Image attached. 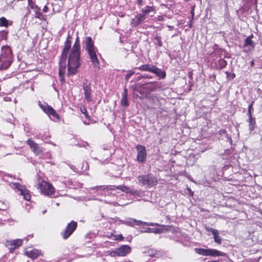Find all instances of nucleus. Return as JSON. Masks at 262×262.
Listing matches in <instances>:
<instances>
[{"label":"nucleus","instance_id":"nucleus-23","mask_svg":"<svg viewBox=\"0 0 262 262\" xmlns=\"http://www.w3.org/2000/svg\"><path fill=\"white\" fill-rule=\"evenodd\" d=\"M155 10L154 7L153 6H147L145 8H143L141 10L142 13H140L141 15H143L145 17V19L146 18V15L150 12L154 11Z\"/></svg>","mask_w":262,"mask_h":262},{"label":"nucleus","instance_id":"nucleus-2","mask_svg":"<svg viewBox=\"0 0 262 262\" xmlns=\"http://www.w3.org/2000/svg\"><path fill=\"white\" fill-rule=\"evenodd\" d=\"M72 36L68 34L67 39L64 44V48L62 50L59 62V75L60 77V81H64L63 75L65 73L66 68V62L68 55L70 53V50L71 48Z\"/></svg>","mask_w":262,"mask_h":262},{"label":"nucleus","instance_id":"nucleus-34","mask_svg":"<svg viewBox=\"0 0 262 262\" xmlns=\"http://www.w3.org/2000/svg\"><path fill=\"white\" fill-rule=\"evenodd\" d=\"M27 144L30 146V148L32 149L33 148V147L36 145V143H35L31 139H29L27 141Z\"/></svg>","mask_w":262,"mask_h":262},{"label":"nucleus","instance_id":"nucleus-9","mask_svg":"<svg viewBox=\"0 0 262 262\" xmlns=\"http://www.w3.org/2000/svg\"><path fill=\"white\" fill-rule=\"evenodd\" d=\"M77 227V223L75 221H71L67 226L64 231L61 234L64 239H67L69 237L73 232L76 230Z\"/></svg>","mask_w":262,"mask_h":262},{"label":"nucleus","instance_id":"nucleus-17","mask_svg":"<svg viewBox=\"0 0 262 262\" xmlns=\"http://www.w3.org/2000/svg\"><path fill=\"white\" fill-rule=\"evenodd\" d=\"M152 73L156 74L159 79H164L166 77V72L157 67L155 66Z\"/></svg>","mask_w":262,"mask_h":262},{"label":"nucleus","instance_id":"nucleus-47","mask_svg":"<svg viewBox=\"0 0 262 262\" xmlns=\"http://www.w3.org/2000/svg\"><path fill=\"white\" fill-rule=\"evenodd\" d=\"M151 77H152L151 76H148L147 74H145V75H143L142 76V78H144V79H145V78H151Z\"/></svg>","mask_w":262,"mask_h":262},{"label":"nucleus","instance_id":"nucleus-39","mask_svg":"<svg viewBox=\"0 0 262 262\" xmlns=\"http://www.w3.org/2000/svg\"><path fill=\"white\" fill-rule=\"evenodd\" d=\"M110 256L112 257L118 256V254H117V249L115 250L112 251L110 253Z\"/></svg>","mask_w":262,"mask_h":262},{"label":"nucleus","instance_id":"nucleus-48","mask_svg":"<svg viewBox=\"0 0 262 262\" xmlns=\"http://www.w3.org/2000/svg\"><path fill=\"white\" fill-rule=\"evenodd\" d=\"M48 8L47 6H44L43 8V12H48Z\"/></svg>","mask_w":262,"mask_h":262},{"label":"nucleus","instance_id":"nucleus-24","mask_svg":"<svg viewBox=\"0 0 262 262\" xmlns=\"http://www.w3.org/2000/svg\"><path fill=\"white\" fill-rule=\"evenodd\" d=\"M194 251L200 254L203 256H209V249H203V248H195Z\"/></svg>","mask_w":262,"mask_h":262},{"label":"nucleus","instance_id":"nucleus-25","mask_svg":"<svg viewBox=\"0 0 262 262\" xmlns=\"http://www.w3.org/2000/svg\"><path fill=\"white\" fill-rule=\"evenodd\" d=\"M26 254L28 257L35 259L39 255V251L37 250L34 249L30 251H27Z\"/></svg>","mask_w":262,"mask_h":262},{"label":"nucleus","instance_id":"nucleus-26","mask_svg":"<svg viewBox=\"0 0 262 262\" xmlns=\"http://www.w3.org/2000/svg\"><path fill=\"white\" fill-rule=\"evenodd\" d=\"M80 111L83 114L85 117V118L88 120V121H84L83 123L85 124H90V116L89 115L87 110L85 107L82 106L80 107Z\"/></svg>","mask_w":262,"mask_h":262},{"label":"nucleus","instance_id":"nucleus-53","mask_svg":"<svg viewBox=\"0 0 262 262\" xmlns=\"http://www.w3.org/2000/svg\"><path fill=\"white\" fill-rule=\"evenodd\" d=\"M149 83H151V84H154V85H156L157 83V82H151Z\"/></svg>","mask_w":262,"mask_h":262},{"label":"nucleus","instance_id":"nucleus-52","mask_svg":"<svg viewBox=\"0 0 262 262\" xmlns=\"http://www.w3.org/2000/svg\"><path fill=\"white\" fill-rule=\"evenodd\" d=\"M88 167H89L88 163H85V170H86V169L88 168Z\"/></svg>","mask_w":262,"mask_h":262},{"label":"nucleus","instance_id":"nucleus-21","mask_svg":"<svg viewBox=\"0 0 262 262\" xmlns=\"http://www.w3.org/2000/svg\"><path fill=\"white\" fill-rule=\"evenodd\" d=\"M253 35L252 34L251 36L247 37L245 39L244 48H248L249 46L251 47L252 48L254 47L255 43L251 39Z\"/></svg>","mask_w":262,"mask_h":262},{"label":"nucleus","instance_id":"nucleus-50","mask_svg":"<svg viewBox=\"0 0 262 262\" xmlns=\"http://www.w3.org/2000/svg\"><path fill=\"white\" fill-rule=\"evenodd\" d=\"M250 65L252 67L254 65V61L253 60L250 62Z\"/></svg>","mask_w":262,"mask_h":262},{"label":"nucleus","instance_id":"nucleus-22","mask_svg":"<svg viewBox=\"0 0 262 262\" xmlns=\"http://www.w3.org/2000/svg\"><path fill=\"white\" fill-rule=\"evenodd\" d=\"M154 44L158 47H162L163 43L162 41V37L159 33H156L154 36Z\"/></svg>","mask_w":262,"mask_h":262},{"label":"nucleus","instance_id":"nucleus-13","mask_svg":"<svg viewBox=\"0 0 262 262\" xmlns=\"http://www.w3.org/2000/svg\"><path fill=\"white\" fill-rule=\"evenodd\" d=\"M94 189H96L98 193H100L102 195H105L106 193L107 194H109V191H112L115 190V186H97Z\"/></svg>","mask_w":262,"mask_h":262},{"label":"nucleus","instance_id":"nucleus-5","mask_svg":"<svg viewBox=\"0 0 262 262\" xmlns=\"http://www.w3.org/2000/svg\"><path fill=\"white\" fill-rule=\"evenodd\" d=\"M139 183L147 188H150L158 184L157 178L151 173L140 175L137 177Z\"/></svg>","mask_w":262,"mask_h":262},{"label":"nucleus","instance_id":"nucleus-7","mask_svg":"<svg viewBox=\"0 0 262 262\" xmlns=\"http://www.w3.org/2000/svg\"><path fill=\"white\" fill-rule=\"evenodd\" d=\"M125 225L134 227L135 225L136 226H141V225H146V226H159L160 225L158 223H148L144 222L141 221L140 220H137L133 218H128L125 220Z\"/></svg>","mask_w":262,"mask_h":262},{"label":"nucleus","instance_id":"nucleus-46","mask_svg":"<svg viewBox=\"0 0 262 262\" xmlns=\"http://www.w3.org/2000/svg\"><path fill=\"white\" fill-rule=\"evenodd\" d=\"M161 232V230L160 229H154V233H160Z\"/></svg>","mask_w":262,"mask_h":262},{"label":"nucleus","instance_id":"nucleus-43","mask_svg":"<svg viewBox=\"0 0 262 262\" xmlns=\"http://www.w3.org/2000/svg\"><path fill=\"white\" fill-rule=\"evenodd\" d=\"M42 16V14L41 13L38 12V13H36V16H35L36 18L41 19Z\"/></svg>","mask_w":262,"mask_h":262},{"label":"nucleus","instance_id":"nucleus-49","mask_svg":"<svg viewBox=\"0 0 262 262\" xmlns=\"http://www.w3.org/2000/svg\"><path fill=\"white\" fill-rule=\"evenodd\" d=\"M142 1L143 0H137V2L139 5H142Z\"/></svg>","mask_w":262,"mask_h":262},{"label":"nucleus","instance_id":"nucleus-33","mask_svg":"<svg viewBox=\"0 0 262 262\" xmlns=\"http://www.w3.org/2000/svg\"><path fill=\"white\" fill-rule=\"evenodd\" d=\"M121 104L125 107L128 105L127 97H122L121 100Z\"/></svg>","mask_w":262,"mask_h":262},{"label":"nucleus","instance_id":"nucleus-42","mask_svg":"<svg viewBox=\"0 0 262 262\" xmlns=\"http://www.w3.org/2000/svg\"><path fill=\"white\" fill-rule=\"evenodd\" d=\"M127 90L126 89H124V90L122 93V97H127Z\"/></svg>","mask_w":262,"mask_h":262},{"label":"nucleus","instance_id":"nucleus-16","mask_svg":"<svg viewBox=\"0 0 262 262\" xmlns=\"http://www.w3.org/2000/svg\"><path fill=\"white\" fill-rule=\"evenodd\" d=\"M117 189H120L122 191L126 192L127 193H130L133 195H139L138 191L132 189H130L128 187H126L125 186H121L119 185L116 187Z\"/></svg>","mask_w":262,"mask_h":262},{"label":"nucleus","instance_id":"nucleus-11","mask_svg":"<svg viewBox=\"0 0 262 262\" xmlns=\"http://www.w3.org/2000/svg\"><path fill=\"white\" fill-rule=\"evenodd\" d=\"M137 150V160L140 163H143L146 158V150L145 146L141 145H137L136 146Z\"/></svg>","mask_w":262,"mask_h":262},{"label":"nucleus","instance_id":"nucleus-6","mask_svg":"<svg viewBox=\"0 0 262 262\" xmlns=\"http://www.w3.org/2000/svg\"><path fill=\"white\" fill-rule=\"evenodd\" d=\"M10 186L12 188L16 189L19 191L20 194L24 196V199L25 200L29 201L30 200V194L25 186L18 183H11Z\"/></svg>","mask_w":262,"mask_h":262},{"label":"nucleus","instance_id":"nucleus-36","mask_svg":"<svg viewBox=\"0 0 262 262\" xmlns=\"http://www.w3.org/2000/svg\"><path fill=\"white\" fill-rule=\"evenodd\" d=\"M135 72L134 71H131V70H130V71H127V74L126 75V76H125V80H126V81H128V79H129V78L130 77V76H131L132 75H133L135 74Z\"/></svg>","mask_w":262,"mask_h":262},{"label":"nucleus","instance_id":"nucleus-3","mask_svg":"<svg viewBox=\"0 0 262 262\" xmlns=\"http://www.w3.org/2000/svg\"><path fill=\"white\" fill-rule=\"evenodd\" d=\"M85 49L90 56L92 64L94 67L99 69V62L96 54V49L94 47V41L90 36L85 38Z\"/></svg>","mask_w":262,"mask_h":262},{"label":"nucleus","instance_id":"nucleus-29","mask_svg":"<svg viewBox=\"0 0 262 262\" xmlns=\"http://www.w3.org/2000/svg\"><path fill=\"white\" fill-rule=\"evenodd\" d=\"M32 150L36 155H39L42 152V148H41L37 143L32 149Z\"/></svg>","mask_w":262,"mask_h":262},{"label":"nucleus","instance_id":"nucleus-15","mask_svg":"<svg viewBox=\"0 0 262 262\" xmlns=\"http://www.w3.org/2000/svg\"><path fill=\"white\" fill-rule=\"evenodd\" d=\"M131 251L130 246L126 245H122L120 247L117 248V254L118 256H125Z\"/></svg>","mask_w":262,"mask_h":262},{"label":"nucleus","instance_id":"nucleus-44","mask_svg":"<svg viewBox=\"0 0 262 262\" xmlns=\"http://www.w3.org/2000/svg\"><path fill=\"white\" fill-rule=\"evenodd\" d=\"M244 51L245 52L248 53V52L250 51L253 48H252L251 47H248V48H244Z\"/></svg>","mask_w":262,"mask_h":262},{"label":"nucleus","instance_id":"nucleus-1","mask_svg":"<svg viewBox=\"0 0 262 262\" xmlns=\"http://www.w3.org/2000/svg\"><path fill=\"white\" fill-rule=\"evenodd\" d=\"M80 45L78 36H77L75 43L73 46L68 60V75H74L80 66Z\"/></svg>","mask_w":262,"mask_h":262},{"label":"nucleus","instance_id":"nucleus-37","mask_svg":"<svg viewBox=\"0 0 262 262\" xmlns=\"http://www.w3.org/2000/svg\"><path fill=\"white\" fill-rule=\"evenodd\" d=\"M205 229L207 231L211 232L212 234H214L217 231L216 229H214L208 227H206Z\"/></svg>","mask_w":262,"mask_h":262},{"label":"nucleus","instance_id":"nucleus-57","mask_svg":"<svg viewBox=\"0 0 262 262\" xmlns=\"http://www.w3.org/2000/svg\"><path fill=\"white\" fill-rule=\"evenodd\" d=\"M8 100H8V98H7L6 99V101H8Z\"/></svg>","mask_w":262,"mask_h":262},{"label":"nucleus","instance_id":"nucleus-4","mask_svg":"<svg viewBox=\"0 0 262 262\" xmlns=\"http://www.w3.org/2000/svg\"><path fill=\"white\" fill-rule=\"evenodd\" d=\"M12 62V54L9 48H4L0 55V70L8 69Z\"/></svg>","mask_w":262,"mask_h":262},{"label":"nucleus","instance_id":"nucleus-31","mask_svg":"<svg viewBox=\"0 0 262 262\" xmlns=\"http://www.w3.org/2000/svg\"><path fill=\"white\" fill-rule=\"evenodd\" d=\"M213 235H214L213 238H214V242L218 244H221V241H222V238L220 236L218 231L216 232V233H215L214 234H213Z\"/></svg>","mask_w":262,"mask_h":262},{"label":"nucleus","instance_id":"nucleus-27","mask_svg":"<svg viewBox=\"0 0 262 262\" xmlns=\"http://www.w3.org/2000/svg\"><path fill=\"white\" fill-rule=\"evenodd\" d=\"M249 129L250 131H252L255 128V118L252 117V116H249L248 119Z\"/></svg>","mask_w":262,"mask_h":262},{"label":"nucleus","instance_id":"nucleus-28","mask_svg":"<svg viewBox=\"0 0 262 262\" xmlns=\"http://www.w3.org/2000/svg\"><path fill=\"white\" fill-rule=\"evenodd\" d=\"M5 246L9 249L10 252H13L15 249V247L12 241H7L5 243Z\"/></svg>","mask_w":262,"mask_h":262},{"label":"nucleus","instance_id":"nucleus-56","mask_svg":"<svg viewBox=\"0 0 262 262\" xmlns=\"http://www.w3.org/2000/svg\"><path fill=\"white\" fill-rule=\"evenodd\" d=\"M46 210H44V211H42V213L45 214L46 213Z\"/></svg>","mask_w":262,"mask_h":262},{"label":"nucleus","instance_id":"nucleus-40","mask_svg":"<svg viewBox=\"0 0 262 262\" xmlns=\"http://www.w3.org/2000/svg\"><path fill=\"white\" fill-rule=\"evenodd\" d=\"M154 228H147L145 230H144V231H141V232H146V233H154Z\"/></svg>","mask_w":262,"mask_h":262},{"label":"nucleus","instance_id":"nucleus-19","mask_svg":"<svg viewBox=\"0 0 262 262\" xmlns=\"http://www.w3.org/2000/svg\"><path fill=\"white\" fill-rule=\"evenodd\" d=\"M226 255V253L220 251L216 249H209V256H224Z\"/></svg>","mask_w":262,"mask_h":262},{"label":"nucleus","instance_id":"nucleus-55","mask_svg":"<svg viewBox=\"0 0 262 262\" xmlns=\"http://www.w3.org/2000/svg\"><path fill=\"white\" fill-rule=\"evenodd\" d=\"M208 262H220V261H217V260H213V261H208Z\"/></svg>","mask_w":262,"mask_h":262},{"label":"nucleus","instance_id":"nucleus-35","mask_svg":"<svg viewBox=\"0 0 262 262\" xmlns=\"http://www.w3.org/2000/svg\"><path fill=\"white\" fill-rule=\"evenodd\" d=\"M113 236V239L117 241H122L124 238L123 235L121 234L118 235H114Z\"/></svg>","mask_w":262,"mask_h":262},{"label":"nucleus","instance_id":"nucleus-20","mask_svg":"<svg viewBox=\"0 0 262 262\" xmlns=\"http://www.w3.org/2000/svg\"><path fill=\"white\" fill-rule=\"evenodd\" d=\"M155 66L152 64H145L142 65L138 68V69L142 71H148L152 73Z\"/></svg>","mask_w":262,"mask_h":262},{"label":"nucleus","instance_id":"nucleus-18","mask_svg":"<svg viewBox=\"0 0 262 262\" xmlns=\"http://www.w3.org/2000/svg\"><path fill=\"white\" fill-rule=\"evenodd\" d=\"M217 134L220 135L218 137L220 140H223L224 139H226L227 141L231 140V138L228 135L227 133V131L225 129H221L219 132Z\"/></svg>","mask_w":262,"mask_h":262},{"label":"nucleus","instance_id":"nucleus-41","mask_svg":"<svg viewBox=\"0 0 262 262\" xmlns=\"http://www.w3.org/2000/svg\"><path fill=\"white\" fill-rule=\"evenodd\" d=\"M28 2L29 6H30L31 9H34V6L35 5L32 0H28Z\"/></svg>","mask_w":262,"mask_h":262},{"label":"nucleus","instance_id":"nucleus-54","mask_svg":"<svg viewBox=\"0 0 262 262\" xmlns=\"http://www.w3.org/2000/svg\"><path fill=\"white\" fill-rule=\"evenodd\" d=\"M191 14H192V17H193V16H194V12H193V10H191Z\"/></svg>","mask_w":262,"mask_h":262},{"label":"nucleus","instance_id":"nucleus-51","mask_svg":"<svg viewBox=\"0 0 262 262\" xmlns=\"http://www.w3.org/2000/svg\"><path fill=\"white\" fill-rule=\"evenodd\" d=\"M119 222H120L121 224H124V225H125V223H124L125 220H119Z\"/></svg>","mask_w":262,"mask_h":262},{"label":"nucleus","instance_id":"nucleus-32","mask_svg":"<svg viewBox=\"0 0 262 262\" xmlns=\"http://www.w3.org/2000/svg\"><path fill=\"white\" fill-rule=\"evenodd\" d=\"M15 247V249L19 247L23 244V241L21 239H15L12 241Z\"/></svg>","mask_w":262,"mask_h":262},{"label":"nucleus","instance_id":"nucleus-45","mask_svg":"<svg viewBox=\"0 0 262 262\" xmlns=\"http://www.w3.org/2000/svg\"><path fill=\"white\" fill-rule=\"evenodd\" d=\"M34 11H35V14L39 12L40 8L37 6H36V5L34 6Z\"/></svg>","mask_w":262,"mask_h":262},{"label":"nucleus","instance_id":"nucleus-8","mask_svg":"<svg viewBox=\"0 0 262 262\" xmlns=\"http://www.w3.org/2000/svg\"><path fill=\"white\" fill-rule=\"evenodd\" d=\"M38 188L40 192L46 195H52L54 192V189L52 185L45 181H42L39 184Z\"/></svg>","mask_w":262,"mask_h":262},{"label":"nucleus","instance_id":"nucleus-12","mask_svg":"<svg viewBox=\"0 0 262 262\" xmlns=\"http://www.w3.org/2000/svg\"><path fill=\"white\" fill-rule=\"evenodd\" d=\"M39 105L41 108L48 115H52L56 118L58 119L59 116L56 112L50 106L46 103L41 104L40 102H39Z\"/></svg>","mask_w":262,"mask_h":262},{"label":"nucleus","instance_id":"nucleus-14","mask_svg":"<svg viewBox=\"0 0 262 262\" xmlns=\"http://www.w3.org/2000/svg\"><path fill=\"white\" fill-rule=\"evenodd\" d=\"M145 20L143 15L138 14L133 18L130 21V25L132 27H136Z\"/></svg>","mask_w":262,"mask_h":262},{"label":"nucleus","instance_id":"nucleus-10","mask_svg":"<svg viewBox=\"0 0 262 262\" xmlns=\"http://www.w3.org/2000/svg\"><path fill=\"white\" fill-rule=\"evenodd\" d=\"M82 86L84 91V98L88 102L92 101L91 83L89 82L87 79H85L82 82Z\"/></svg>","mask_w":262,"mask_h":262},{"label":"nucleus","instance_id":"nucleus-38","mask_svg":"<svg viewBox=\"0 0 262 262\" xmlns=\"http://www.w3.org/2000/svg\"><path fill=\"white\" fill-rule=\"evenodd\" d=\"M253 101L252 102V103L248 106V116H250L252 115V106H253Z\"/></svg>","mask_w":262,"mask_h":262},{"label":"nucleus","instance_id":"nucleus-30","mask_svg":"<svg viewBox=\"0 0 262 262\" xmlns=\"http://www.w3.org/2000/svg\"><path fill=\"white\" fill-rule=\"evenodd\" d=\"M8 26V20L4 17H0V26L7 27Z\"/></svg>","mask_w":262,"mask_h":262}]
</instances>
